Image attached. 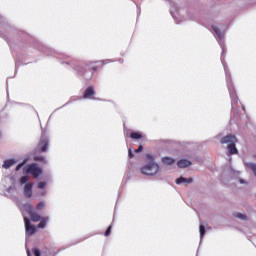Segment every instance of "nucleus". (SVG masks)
I'll list each match as a JSON object with an SVG mask.
<instances>
[{
	"instance_id": "nucleus-1",
	"label": "nucleus",
	"mask_w": 256,
	"mask_h": 256,
	"mask_svg": "<svg viewBox=\"0 0 256 256\" xmlns=\"http://www.w3.org/2000/svg\"><path fill=\"white\" fill-rule=\"evenodd\" d=\"M25 209L27 213L30 215L31 221L33 223H37V221H40V223L37 225L38 229H45L47 227V222L49 221V217H42L39 215L35 210L33 209V205L26 204Z\"/></svg>"
},
{
	"instance_id": "nucleus-2",
	"label": "nucleus",
	"mask_w": 256,
	"mask_h": 256,
	"mask_svg": "<svg viewBox=\"0 0 256 256\" xmlns=\"http://www.w3.org/2000/svg\"><path fill=\"white\" fill-rule=\"evenodd\" d=\"M148 165H145L141 168L142 175H157L160 171L159 164L155 163V158L151 154H146Z\"/></svg>"
},
{
	"instance_id": "nucleus-3",
	"label": "nucleus",
	"mask_w": 256,
	"mask_h": 256,
	"mask_svg": "<svg viewBox=\"0 0 256 256\" xmlns=\"http://www.w3.org/2000/svg\"><path fill=\"white\" fill-rule=\"evenodd\" d=\"M220 143L222 145L227 144L229 155H237V153H239L237 147L235 146V143H237V138L234 135L229 134L221 138Z\"/></svg>"
},
{
	"instance_id": "nucleus-4",
	"label": "nucleus",
	"mask_w": 256,
	"mask_h": 256,
	"mask_svg": "<svg viewBox=\"0 0 256 256\" xmlns=\"http://www.w3.org/2000/svg\"><path fill=\"white\" fill-rule=\"evenodd\" d=\"M23 171H24L25 175H31L35 179H37V177H41V175H43V169H41V167H39V164H37V163H31V164L26 165L24 167Z\"/></svg>"
},
{
	"instance_id": "nucleus-5",
	"label": "nucleus",
	"mask_w": 256,
	"mask_h": 256,
	"mask_svg": "<svg viewBox=\"0 0 256 256\" xmlns=\"http://www.w3.org/2000/svg\"><path fill=\"white\" fill-rule=\"evenodd\" d=\"M48 147H49V138H47V136H45V134H43L40 137V140L37 145V149H38V151H40V153H47Z\"/></svg>"
},
{
	"instance_id": "nucleus-6",
	"label": "nucleus",
	"mask_w": 256,
	"mask_h": 256,
	"mask_svg": "<svg viewBox=\"0 0 256 256\" xmlns=\"http://www.w3.org/2000/svg\"><path fill=\"white\" fill-rule=\"evenodd\" d=\"M24 222H25L26 233H28V235H35V233L37 232V227L31 224L28 218H24Z\"/></svg>"
},
{
	"instance_id": "nucleus-7",
	"label": "nucleus",
	"mask_w": 256,
	"mask_h": 256,
	"mask_svg": "<svg viewBox=\"0 0 256 256\" xmlns=\"http://www.w3.org/2000/svg\"><path fill=\"white\" fill-rule=\"evenodd\" d=\"M24 195L27 199H31L33 197V183H28L24 186Z\"/></svg>"
},
{
	"instance_id": "nucleus-8",
	"label": "nucleus",
	"mask_w": 256,
	"mask_h": 256,
	"mask_svg": "<svg viewBox=\"0 0 256 256\" xmlns=\"http://www.w3.org/2000/svg\"><path fill=\"white\" fill-rule=\"evenodd\" d=\"M95 95V88L93 86H89L83 93V99H93Z\"/></svg>"
},
{
	"instance_id": "nucleus-9",
	"label": "nucleus",
	"mask_w": 256,
	"mask_h": 256,
	"mask_svg": "<svg viewBox=\"0 0 256 256\" xmlns=\"http://www.w3.org/2000/svg\"><path fill=\"white\" fill-rule=\"evenodd\" d=\"M177 165L180 169H185L187 167H191V161L182 159L177 162Z\"/></svg>"
},
{
	"instance_id": "nucleus-10",
	"label": "nucleus",
	"mask_w": 256,
	"mask_h": 256,
	"mask_svg": "<svg viewBox=\"0 0 256 256\" xmlns=\"http://www.w3.org/2000/svg\"><path fill=\"white\" fill-rule=\"evenodd\" d=\"M16 163H17V161H15L13 159L5 160L3 163V168L9 169L10 167H13V165H15Z\"/></svg>"
},
{
	"instance_id": "nucleus-11",
	"label": "nucleus",
	"mask_w": 256,
	"mask_h": 256,
	"mask_svg": "<svg viewBox=\"0 0 256 256\" xmlns=\"http://www.w3.org/2000/svg\"><path fill=\"white\" fill-rule=\"evenodd\" d=\"M181 183H193V178H185V177H180L176 179V184L181 185Z\"/></svg>"
},
{
	"instance_id": "nucleus-12",
	"label": "nucleus",
	"mask_w": 256,
	"mask_h": 256,
	"mask_svg": "<svg viewBox=\"0 0 256 256\" xmlns=\"http://www.w3.org/2000/svg\"><path fill=\"white\" fill-rule=\"evenodd\" d=\"M162 163L164 165H173L175 163V159H173L171 157H164V158H162Z\"/></svg>"
},
{
	"instance_id": "nucleus-13",
	"label": "nucleus",
	"mask_w": 256,
	"mask_h": 256,
	"mask_svg": "<svg viewBox=\"0 0 256 256\" xmlns=\"http://www.w3.org/2000/svg\"><path fill=\"white\" fill-rule=\"evenodd\" d=\"M130 137L131 139H143V134L139 132H131Z\"/></svg>"
},
{
	"instance_id": "nucleus-14",
	"label": "nucleus",
	"mask_w": 256,
	"mask_h": 256,
	"mask_svg": "<svg viewBox=\"0 0 256 256\" xmlns=\"http://www.w3.org/2000/svg\"><path fill=\"white\" fill-rule=\"evenodd\" d=\"M34 161L47 164V160H45V156H34Z\"/></svg>"
},
{
	"instance_id": "nucleus-15",
	"label": "nucleus",
	"mask_w": 256,
	"mask_h": 256,
	"mask_svg": "<svg viewBox=\"0 0 256 256\" xmlns=\"http://www.w3.org/2000/svg\"><path fill=\"white\" fill-rule=\"evenodd\" d=\"M246 166L248 167V169H251V171H253V173L256 177V164L255 163H247Z\"/></svg>"
},
{
	"instance_id": "nucleus-16",
	"label": "nucleus",
	"mask_w": 256,
	"mask_h": 256,
	"mask_svg": "<svg viewBox=\"0 0 256 256\" xmlns=\"http://www.w3.org/2000/svg\"><path fill=\"white\" fill-rule=\"evenodd\" d=\"M28 159H24L20 164L16 166V171H20L24 165L27 163Z\"/></svg>"
},
{
	"instance_id": "nucleus-17",
	"label": "nucleus",
	"mask_w": 256,
	"mask_h": 256,
	"mask_svg": "<svg viewBox=\"0 0 256 256\" xmlns=\"http://www.w3.org/2000/svg\"><path fill=\"white\" fill-rule=\"evenodd\" d=\"M235 217H237V219H242V221H247V215L245 214L236 213Z\"/></svg>"
},
{
	"instance_id": "nucleus-18",
	"label": "nucleus",
	"mask_w": 256,
	"mask_h": 256,
	"mask_svg": "<svg viewBox=\"0 0 256 256\" xmlns=\"http://www.w3.org/2000/svg\"><path fill=\"white\" fill-rule=\"evenodd\" d=\"M199 231H200V239H203V237L205 235V226L201 224L199 226Z\"/></svg>"
},
{
	"instance_id": "nucleus-19",
	"label": "nucleus",
	"mask_w": 256,
	"mask_h": 256,
	"mask_svg": "<svg viewBox=\"0 0 256 256\" xmlns=\"http://www.w3.org/2000/svg\"><path fill=\"white\" fill-rule=\"evenodd\" d=\"M45 208V202H40L36 205L37 211H42Z\"/></svg>"
},
{
	"instance_id": "nucleus-20",
	"label": "nucleus",
	"mask_w": 256,
	"mask_h": 256,
	"mask_svg": "<svg viewBox=\"0 0 256 256\" xmlns=\"http://www.w3.org/2000/svg\"><path fill=\"white\" fill-rule=\"evenodd\" d=\"M27 181H29V177L28 176H22L20 178V185H25V183H27Z\"/></svg>"
},
{
	"instance_id": "nucleus-21",
	"label": "nucleus",
	"mask_w": 256,
	"mask_h": 256,
	"mask_svg": "<svg viewBox=\"0 0 256 256\" xmlns=\"http://www.w3.org/2000/svg\"><path fill=\"white\" fill-rule=\"evenodd\" d=\"M32 253L34 256H41V250H39V248H33Z\"/></svg>"
},
{
	"instance_id": "nucleus-22",
	"label": "nucleus",
	"mask_w": 256,
	"mask_h": 256,
	"mask_svg": "<svg viewBox=\"0 0 256 256\" xmlns=\"http://www.w3.org/2000/svg\"><path fill=\"white\" fill-rule=\"evenodd\" d=\"M111 229H113V226H108V228L106 229L104 235L105 237H109V235H111Z\"/></svg>"
},
{
	"instance_id": "nucleus-23",
	"label": "nucleus",
	"mask_w": 256,
	"mask_h": 256,
	"mask_svg": "<svg viewBox=\"0 0 256 256\" xmlns=\"http://www.w3.org/2000/svg\"><path fill=\"white\" fill-rule=\"evenodd\" d=\"M213 31L218 35V37H221V30L217 28V26H212Z\"/></svg>"
},
{
	"instance_id": "nucleus-24",
	"label": "nucleus",
	"mask_w": 256,
	"mask_h": 256,
	"mask_svg": "<svg viewBox=\"0 0 256 256\" xmlns=\"http://www.w3.org/2000/svg\"><path fill=\"white\" fill-rule=\"evenodd\" d=\"M213 31L218 35V37H221V30L217 28V26H212Z\"/></svg>"
},
{
	"instance_id": "nucleus-25",
	"label": "nucleus",
	"mask_w": 256,
	"mask_h": 256,
	"mask_svg": "<svg viewBox=\"0 0 256 256\" xmlns=\"http://www.w3.org/2000/svg\"><path fill=\"white\" fill-rule=\"evenodd\" d=\"M46 185H47V183H45V182H39L38 183V189H45Z\"/></svg>"
},
{
	"instance_id": "nucleus-26",
	"label": "nucleus",
	"mask_w": 256,
	"mask_h": 256,
	"mask_svg": "<svg viewBox=\"0 0 256 256\" xmlns=\"http://www.w3.org/2000/svg\"><path fill=\"white\" fill-rule=\"evenodd\" d=\"M76 71H78V73L80 74V75H83L85 72L83 71V68H81V67H76Z\"/></svg>"
},
{
	"instance_id": "nucleus-27",
	"label": "nucleus",
	"mask_w": 256,
	"mask_h": 256,
	"mask_svg": "<svg viewBox=\"0 0 256 256\" xmlns=\"http://www.w3.org/2000/svg\"><path fill=\"white\" fill-rule=\"evenodd\" d=\"M141 151H143V145H140L138 149H135L134 153H141Z\"/></svg>"
},
{
	"instance_id": "nucleus-28",
	"label": "nucleus",
	"mask_w": 256,
	"mask_h": 256,
	"mask_svg": "<svg viewBox=\"0 0 256 256\" xmlns=\"http://www.w3.org/2000/svg\"><path fill=\"white\" fill-rule=\"evenodd\" d=\"M128 155H129L130 159H133V157H135V154H133L131 149L128 151Z\"/></svg>"
},
{
	"instance_id": "nucleus-29",
	"label": "nucleus",
	"mask_w": 256,
	"mask_h": 256,
	"mask_svg": "<svg viewBox=\"0 0 256 256\" xmlns=\"http://www.w3.org/2000/svg\"><path fill=\"white\" fill-rule=\"evenodd\" d=\"M92 70H93V71H97V66H94V67L92 68Z\"/></svg>"
},
{
	"instance_id": "nucleus-30",
	"label": "nucleus",
	"mask_w": 256,
	"mask_h": 256,
	"mask_svg": "<svg viewBox=\"0 0 256 256\" xmlns=\"http://www.w3.org/2000/svg\"><path fill=\"white\" fill-rule=\"evenodd\" d=\"M27 255L31 256V252L29 250H27Z\"/></svg>"
},
{
	"instance_id": "nucleus-31",
	"label": "nucleus",
	"mask_w": 256,
	"mask_h": 256,
	"mask_svg": "<svg viewBox=\"0 0 256 256\" xmlns=\"http://www.w3.org/2000/svg\"><path fill=\"white\" fill-rule=\"evenodd\" d=\"M230 95H233V90L230 92Z\"/></svg>"
},
{
	"instance_id": "nucleus-32",
	"label": "nucleus",
	"mask_w": 256,
	"mask_h": 256,
	"mask_svg": "<svg viewBox=\"0 0 256 256\" xmlns=\"http://www.w3.org/2000/svg\"><path fill=\"white\" fill-rule=\"evenodd\" d=\"M1 137H2V134H1V132H0V139H1Z\"/></svg>"
}]
</instances>
